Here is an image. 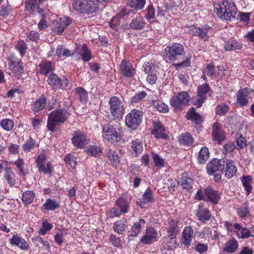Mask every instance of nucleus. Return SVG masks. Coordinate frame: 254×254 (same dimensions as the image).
I'll use <instances>...</instances> for the list:
<instances>
[{
  "label": "nucleus",
  "instance_id": "obj_7",
  "mask_svg": "<svg viewBox=\"0 0 254 254\" xmlns=\"http://www.w3.org/2000/svg\"><path fill=\"white\" fill-rule=\"evenodd\" d=\"M185 31L193 36L199 37L204 41H207L209 39V34L211 33L212 28L208 25L202 27L192 25L186 27Z\"/></svg>",
  "mask_w": 254,
  "mask_h": 254
},
{
  "label": "nucleus",
  "instance_id": "obj_46",
  "mask_svg": "<svg viewBox=\"0 0 254 254\" xmlns=\"http://www.w3.org/2000/svg\"><path fill=\"white\" fill-rule=\"evenodd\" d=\"M180 143L186 146H190L192 144L193 141V138L189 133L182 134L179 138Z\"/></svg>",
  "mask_w": 254,
  "mask_h": 254
},
{
  "label": "nucleus",
  "instance_id": "obj_30",
  "mask_svg": "<svg viewBox=\"0 0 254 254\" xmlns=\"http://www.w3.org/2000/svg\"><path fill=\"white\" fill-rule=\"evenodd\" d=\"M238 247L239 244L237 241L232 237L226 242L223 248V251L228 253H233L236 251Z\"/></svg>",
  "mask_w": 254,
  "mask_h": 254
},
{
  "label": "nucleus",
  "instance_id": "obj_43",
  "mask_svg": "<svg viewBox=\"0 0 254 254\" xmlns=\"http://www.w3.org/2000/svg\"><path fill=\"white\" fill-rule=\"evenodd\" d=\"M126 222L122 220L117 221L113 225V229L114 231L119 234H124L126 232Z\"/></svg>",
  "mask_w": 254,
  "mask_h": 254
},
{
  "label": "nucleus",
  "instance_id": "obj_58",
  "mask_svg": "<svg viewBox=\"0 0 254 254\" xmlns=\"http://www.w3.org/2000/svg\"><path fill=\"white\" fill-rule=\"evenodd\" d=\"M146 95V93L144 91L138 92L131 98L130 102L132 104L138 103L144 99Z\"/></svg>",
  "mask_w": 254,
  "mask_h": 254
},
{
  "label": "nucleus",
  "instance_id": "obj_33",
  "mask_svg": "<svg viewBox=\"0 0 254 254\" xmlns=\"http://www.w3.org/2000/svg\"><path fill=\"white\" fill-rule=\"evenodd\" d=\"M225 165V176L227 178H231L236 174L237 168L232 160H227Z\"/></svg>",
  "mask_w": 254,
  "mask_h": 254
},
{
  "label": "nucleus",
  "instance_id": "obj_61",
  "mask_svg": "<svg viewBox=\"0 0 254 254\" xmlns=\"http://www.w3.org/2000/svg\"><path fill=\"white\" fill-rule=\"evenodd\" d=\"M64 161L67 165L69 166L72 169L75 167L76 161L74 156L70 154L66 155L64 158Z\"/></svg>",
  "mask_w": 254,
  "mask_h": 254
},
{
  "label": "nucleus",
  "instance_id": "obj_17",
  "mask_svg": "<svg viewBox=\"0 0 254 254\" xmlns=\"http://www.w3.org/2000/svg\"><path fill=\"white\" fill-rule=\"evenodd\" d=\"M8 66L9 69L17 78H19L24 72L23 63L20 60L15 61L9 60Z\"/></svg>",
  "mask_w": 254,
  "mask_h": 254
},
{
  "label": "nucleus",
  "instance_id": "obj_42",
  "mask_svg": "<svg viewBox=\"0 0 254 254\" xmlns=\"http://www.w3.org/2000/svg\"><path fill=\"white\" fill-rule=\"evenodd\" d=\"M116 204L120 208L123 214L128 212L129 202L123 196L120 197L117 200Z\"/></svg>",
  "mask_w": 254,
  "mask_h": 254
},
{
  "label": "nucleus",
  "instance_id": "obj_11",
  "mask_svg": "<svg viewBox=\"0 0 254 254\" xmlns=\"http://www.w3.org/2000/svg\"><path fill=\"white\" fill-rule=\"evenodd\" d=\"M166 57L171 62L177 60L178 56L184 54V47L182 45L178 43L168 46L165 49Z\"/></svg>",
  "mask_w": 254,
  "mask_h": 254
},
{
  "label": "nucleus",
  "instance_id": "obj_4",
  "mask_svg": "<svg viewBox=\"0 0 254 254\" xmlns=\"http://www.w3.org/2000/svg\"><path fill=\"white\" fill-rule=\"evenodd\" d=\"M194 198L196 200H204L216 204L219 201L220 194L211 186H207L204 190L199 189L195 193Z\"/></svg>",
  "mask_w": 254,
  "mask_h": 254
},
{
  "label": "nucleus",
  "instance_id": "obj_49",
  "mask_svg": "<svg viewBox=\"0 0 254 254\" xmlns=\"http://www.w3.org/2000/svg\"><path fill=\"white\" fill-rule=\"evenodd\" d=\"M152 158L155 167L158 168H162L164 167L165 161L161 156L154 152H152Z\"/></svg>",
  "mask_w": 254,
  "mask_h": 254
},
{
  "label": "nucleus",
  "instance_id": "obj_6",
  "mask_svg": "<svg viewBox=\"0 0 254 254\" xmlns=\"http://www.w3.org/2000/svg\"><path fill=\"white\" fill-rule=\"evenodd\" d=\"M143 118L142 111L136 110H132L127 114L125 118V123L127 127L135 129L141 123Z\"/></svg>",
  "mask_w": 254,
  "mask_h": 254
},
{
  "label": "nucleus",
  "instance_id": "obj_20",
  "mask_svg": "<svg viewBox=\"0 0 254 254\" xmlns=\"http://www.w3.org/2000/svg\"><path fill=\"white\" fill-rule=\"evenodd\" d=\"M120 71L126 77H130L135 73V70L131 64L126 60H123L120 64Z\"/></svg>",
  "mask_w": 254,
  "mask_h": 254
},
{
  "label": "nucleus",
  "instance_id": "obj_48",
  "mask_svg": "<svg viewBox=\"0 0 254 254\" xmlns=\"http://www.w3.org/2000/svg\"><path fill=\"white\" fill-rule=\"evenodd\" d=\"M67 235V230L63 229L60 230L54 236L56 243L58 246H61L64 242V237Z\"/></svg>",
  "mask_w": 254,
  "mask_h": 254
},
{
  "label": "nucleus",
  "instance_id": "obj_53",
  "mask_svg": "<svg viewBox=\"0 0 254 254\" xmlns=\"http://www.w3.org/2000/svg\"><path fill=\"white\" fill-rule=\"evenodd\" d=\"M0 125L2 128L6 131H10L12 129L14 126V123L12 120L9 119L1 120Z\"/></svg>",
  "mask_w": 254,
  "mask_h": 254
},
{
  "label": "nucleus",
  "instance_id": "obj_19",
  "mask_svg": "<svg viewBox=\"0 0 254 254\" xmlns=\"http://www.w3.org/2000/svg\"><path fill=\"white\" fill-rule=\"evenodd\" d=\"M212 131L213 140L220 144L225 137L222 126L217 122L214 123L212 126Z\"/></svg>",
  "mask_w": 254,
  "mask_h": 254
},
{
  "label": "nucleus",
  "instance_id": "obj_28",
  "mask_svg": "<svg viewBox=\"0 0 254 254\" xmlns=\"http://www.w3.org/2000/svg\"><path fill=\"white\" fill-rule=\"evenodd\" d=\"M243 186L246 191L247 195H249L253 190V178L250 175L243 176L240 178Z\"/></svg>",
  "mask_w": 254,
  "mask_h": 254
},
{
  "label": "nucleus",
  "instance_id": "obj_56",
  "mask_svg": "<svg viewBox=\"0 0 254 254\" xmlns=\"http://www.w3.org/2000/svg\"><path fill=\"white\" fill-rule=\"evenodd\" d=\"M35 141L30 137L23 144L22 148L24 151L30 152L35 148Z\"/></svg>",
  "mask_w": 254,
  "mask_h": 254
},
{
  "label": "nucleus",
  "instance_id": "obj_35",
  "mask_svg": "<svg viewBox=\"0 0 254 254\" xmlns=\"http://www.w3.org/2000/svg\"><path fill=\"white\" fill-rule=\"evenodd\" d=\"M54 66L51 62L42 61L39 64V71L42 74L46 75L53 71Z\"/></svg>",
  "mask_w": 254,
  "mask_h": 254
},
{
  "label": "nucleus",
  "instance_id": "obj_3",
  "mask_svg": "<svg viewBox=\"0 0 254 254\" xmlns=\"http://www.w3.org/2000/svg\"><path fill=\"white\" fill-rule=\"evenodd\" d=\"M99 6L98 0H76L73 3L74 9L80 13L88 14L97 11Z\"/></svg>",
  "mask_w": 254,
  "mask_h": 254
},
{
  "label": "nucleus",
  "instance_id": "obj_27",
  "mask_svg": "<svg viewBox=\"0 0 254 254\" xmlns=\"http://www.w3.org/2000/svg\"><path fill=\"white\" fill-rule=\"evenodd\" d=\"M9 243L12 245L17 246L23 250H26L29 248L28 243L24 239L18 235H13L9 240Z\"/></svg>",
  "mask_w": 254,
  "mask_h": 254
},
{
  "label": "nucleus",
  "instance_id": "obj_16",
  "mask_svg": "<svg viewBox=\"0 0 254 254\" xmlns=\"http://www.w3.org/2000/svg\"><path fill=\"white\" fill-rule=\"evenodd\" d=\"M48 82L49 84L55 90H57L61 88H65L68 84V80L66 79L62 81L61 79L54 73L51 74L49 75L48 79Z\"/></svg>",
  "mask_w": 254,
  "mask_h": 254
},
{
  "label": "nucleus",
  "instance_id": "obj_31",
  "mask_svg": "<svg viewBox=\"0 0 254 254\" xmlns=\"http://www.w3.org/2000/svg\"><path fill=\"white\" fill-rule=\"evenodd\" d=\"M149 104L161 113H167L169 111L168 106L158 99H151Z\"/></svg>",
  "mask_w": 254,
  "mask_h": 254
},
{
  "label": "nucleus",
  "instance_id": "obj_54",
  "mask_svg": "<svg viewBox=\"0 0 254 254\" xmlns=\"http://www.w3.org/2000/svg\"><path fill=\"white\" fill-rule=\"evenodd\" d=\"M146 3V0H130L129 5L136 10L142 9Z\"/></svg>",
  "mask_w": 254,
  "mask_h": 254
},
{
  "label": "nucleus",
  "instance_id": "obj_59",
  "mask_svg": "<svg viewBox=\"0 0 254 254\" xmlns=\"http://www.w3.org/2000/svg\"><path fill=\"white\" fill-rule=\"evenodd\" d=\"M53 225L47 221H44L42 222V227L39 229V233L41 235H45L47 232L53 228Z\"/></svg>",
  "mask_w": 254,
  "mask_h": 254
},
{
  "label": "nucleus",
  "instance_id": "obj_64",
  "mask_svg": "<svg viewBox=\"0 0 254 254\" xmlns=\"http://www.w3.org/2000/svg\"><path fill=\"white\" fill-rule=\"evenodd\" d=\"M229 107L225 104L218 105L215 108L216 114L218 115H223L228 112Z\"/></svg>",
  "mask_w": 254,
  "mask_h": 254
},
{
  "label": "nucleus",
  "instance_id": "obj_39",
  "mask_svg": "<svg viewBox=\"0 0 254 254\" xmlns=\"http://www.w3.org/2000/svg\"><path fill=\"white\" fill-rule=\"evenodd\" d=\"M131 148L133 151V154H134L135 156L140 154L143 151L142 141L140 139L132 140Z\"/></svg>",
  "mask_w": 254,
  "mask_h": 254
},
{
  "label": "nucleus",
  "instance_id": "obj_36",
  "mask_svg": "<svg viewBox=\"0 0 254 254\" xmlns=\"http://www.w3.org/2000/svg\"><path fill=\"white\" fill-rule=\"evenodd\" d=\"M43 208L47 211H54L60 207V202L54 199L48 198L43 205Z\"/></svg>",
  "mask_w": 254,
  "mask_h": 254
},
{
  "label": "nucleus",
  "instance_id": "obj_29",
  "mask_svg": "<svg viewBox=\"0 0 254 254\" xmlns=\"http://www.w3.org/2000/svg\"><path fill=\"white\" fill-rule=\"evenodd\" d=\"M154 200L153 192L150 188H148L142 194V198L139 205L143 208L145 204L153 202Z\"/></svg>",
  "mask_w": 254,
  "mask_h": 254
},
{
  "label": "nucleus",
  "instance_id": "obj_9",
  "mask_svg": "<svg viewBox=\"0 0 254 254\" xmlns=\"http://www.w3.org/2000/svg\"><path fill=\"white\" fill-rule=\"evenodd\" d=\"M102 134L104 139L112 142L120 141L122 136L121 133L117 132L113 126L109 124L103 126Z\"/></svg>",
  "mask_w": 254,
  "mask_h": 254
},
{
  "label": "nucleus",
  "instance_id": "obj_44",
  "mask_svg": "<svg viewBox=\"0 0 254 254\" xmlns=\"http://www.w3.org/2000/svg\"><path fill=\"white\" fill-rule=\"evenodd\" d=\"M45 0H27L25 2V7L27 10L34 11L39 8V4Z\"/></svg>",
  "mask_w": 254,
  "mask_h": 254
},
{
  "label": "nucleus",
  "instance_id": "obj_62",
  "mask_svg": "<svg viewBox=\"0 0 254 254\" xmlns=\"http://www.w3.org/2000/svg\"><path fill=\"white\" fill-rule=\"evenodd\" d=\"M238 213L241 218H245L249 215V209L247 204H244L238 208Z\"/></svg>",
  "mask_w": 254,
  "mask_h": 254
},
{
  "label": "nucleus",
  "instance_id": "obj_34",
  "mask_svg": "<svg viewBox=\"0 0 254 254\" xmlns=\"http://www.w3.org/2000/svg\"><path fill=\"white\" fill-rule=\"evenodd\" d=\"M241 48L242 44L234 39H229L224 43V48L226 51L238 50Z\"/></svg>",
  "mask_w": 254,
  "mask_h": 254
},
{
  "label": "nucleus",
  "instance_id": "obj_26",
  "mask_svg": "<svg viewBox=\"0 0 254 254\" xmlns=\"http://www.w3.org/2000/svg\"><path fill=\"white\" fill-rule=\"evenodd\" d=\"M167 232L170 234L169 237L170 238L172 243H175V238L176 235L179 232V227L178 226V221L176 220H171L167 227Z\"/></svg>",
  "mask_w": 254,
  "mask_h": 254
},
{
  "label": "nucleus",
  "instance_id": "obj_5",
  "mask_svg": "<svg viewBox=\"0 0 254 254\" xmlns=\"http://www.w3.org/2000/svg\"><path fill=\"white\" fill-rule=\"evenodd\" d=\"M224 225L228 231L233 232L239 238L248 239L252 236V232L250 229L243 227L238 223L233 224L229 221H226Z\"/></svg>",
  "mask_w": 254,
  "mask_h": 254
},
{
  "label": "nucleus",
  "instance_id": "obj_13",
  "mask_svg": "<svg viewBox=\"0 0 254 254\" xmlns=\"http://www.w3.org/2000/svg\"><path fill=\"white\" fill-rule=\"evenodd\" d=\"M158 233L153 227H147L144 235L141 238L140 243L144 244H151L157 241Z\"/></svg>",
  "mask_w": 254,
  "mask_h": 254
},
{
  "label": "nucleus",
  "instance_id": "obj_15",
  "mask_svg": "<svg viewBox=\"0 0 254 254\" xmlns=\"http://www.w3.org/2000/svg\"><path fill=\"white\" fill-rule=\"evenodd\" d=\"M71 20L67 17H64L54 21L53 23V31L57 34H61L64 29L69 26Z\"/></svg>",
  "mask_w": 254,
  "mask_h": 254
},
{
  "label": "nucleus",
  "instance_id": "obj_63",
  "mask_svg": "<svg viewBox=\"0 0 254 254\" xmlns=\"http://www.w3.org/2000/svg\"><path fill=\"white\" fill-rule=\"evenodd\" d=\"M15 47L19 51L21 56H23L27 49L26 43L23 41H19L16 43Z\"/></svg>",
  "mask_w": 254,
  "mask_h": 254
},
{
  "label": "nucleus",
  "instance_id": "obj_2",
  "mask_svg": "<svg viewBox=\"0 0 254 254\" xmlns=\"http://www.w3.org/2000/svg\"><path fill=\"white\" fill-rule=\"evenodd\" d=\"M69 113L63 109H56L48 115L47 127L52 132L56 129L57 126L64 123L69 117Z\"/></svg>",
  "mask_w": 254,
  "mask_h": 254
},
{
  "label": "nucleus",
  "instance_id": "obj_41",
  "mask_svg": "<svg viewBox=\"0 0 254 254\" xmlns=\"http://www.w3.org/2000/svg\"><path fill=\"white\" fill-rule=\"evenodd\" d=\"M78 53L84 62H88L91 59V53L85 44H83L81 48H78Z\"/></svg>",
  "mask_w": 254,
  "mask_h": 254
},
{
  "label": "nucleus",
  "instance_id": "obj_50",
  "mask_svg": "<svg viewBox=\"0 0 254 254\" xmlns=\"http://www.w3.org/2000/svg\"><path fill=\"white\" fill-rule=\"evenodd\" d=\"M87 154L92 156L96 157L100 156L102 153V149L97 145H90L86 150Z\"/></svg>",
  "mask_w": 254,
  "mask_h": 254
},
{
  "label": "nucleus",
  "instance_id": "obj_14",
  "mask_svg": "<svg viewBox=\"0 0 254 254\" xmlns=\"http://www.w3.org/2000/svg\"><path fill=\"white\" fill-rule=\"evenodd\" d=\"M211 94V90L207 84H203L198 87L197 96L195 102L196 107L199 108L207 97Z\"/></svg>",
  "mask_w": 254,
  "mask_h": 254
},
{
  "label": "nucleus",
  "instance_id": "obj_38",
  "mask_svg": "<svg viewBox=\"0 0 254 254\" xmlns=\"http://www.w3.org/2000/svg\"><path fill=\"white\" fill-rule=\"evenodd\" d=\"M186 118L188 120H191L197 125L200 124L203 120L202 117L195 112L194 108H191L187 112Z\"/></svg>",
  "mask_w": 254,
  "mask_h": 254
},
{
  "label": "nucleus",
  "instance_id": "obj_21",
  "mask_svg": "<svg viewBox=\"0 0 254 254\" xmlns=\"http://www.w3.org/2000/svg\"><path fill=\"white\" fill-rule=\"evenodd\" d=\"M182 244L186 247H189L191 242L193 236V230L190 226H186L182 232Z\"/></svg>",
  "mask_w": 254,
  "mask_h": 254
},
{
  "label": "nucleus",
  "instance_id": "obj_24",
  "mask_svg": "<svg viewBox=\"0 0 254 254\" xmlns=\"http://www.w3.org/2000/svg\"><path fill=\"white\" fill-rule=\"evenodd\" d=\"M224 165L221 164V161L217 159H213L207 165V172L208 175H212L215 172L223 169Z\"/></svg>",
  "mask_w": 254,
  "mask_h": 254
},
{
  "label": "nucleus",
  "instance_id": "obj_1",
  "mask_svg": "<svg viewBox=\"0 0 254 254\" xmlns=\"http://www.w3.org/2000/svg\"><path fill=\"white\" fill-rule=\"evenodd\" d=\"M213 6L217 16L222 20L231 21L236 18L238 11L233 0H220Z\"/></svg>",
  "mask_w": 254,
  "mask_h": 254
},
{
  "label": "nucleus",
  "instance_id": "obj_40",
  "mask_svg": "<svg viewBox=\"0 0 254 254\" xmlns=\"http://www.w3.org/2000/svg\"><path fill=\"white\" fill-rule=\"evenodd\" d=\"M46 98L44 95H42L38 98L34 103L33 107V111L35 113H37L43 110L46 103Z\"/></svg>",
  "mask_w": 254,
  "mask_h": 254
},
{
  "label": "nucleus",
  "instance_id": "obj_60",
  "mask_svg": "<svg viewBox=\"0 0 254 254\" xmlns=\"http://www.w3.org/2000/svg\"><path fill=\"white\" fill-rule=\"evenodd\" d=\"M46 157L47 156L45 151H41L38 155L36 161V165L38 169L45 165Z\"/></svg>",
  "mask_w": 254,
  "mask_h": 254
},
{
  "label": "nucleus",
  "instance_id": "obj_8",
  "mask_svg": "<svg viewBox=\"0 0 254 254\" xmlns=\"http://www.w3.org/2000/svg\"><path fill=\"white\" fill-rule=\"evenodd\" d=\"M110 111L111 115L116 119L122 117L125 114V107L124 103L118 97L113 96L109 100Z\"/></svg>",
  "mask_w": 254,
  "mask_h": 254
},
{
  "label": "nucleus",
  "instance_id": "obj_25",
  "mask_svg": "<svg viewBox=\"0 0 254 254\" xmlns=\"http://www.w3.org/2000/svg\"><path fill=\"white\" fill-rule=\"evenodd\" d=\"M196 216L199 220L204 222L209 220L211 215L208 209L200 203L198 206Z\"/></svg>",
  "mask_w": 254,
  "mask_h": 254
},
{
  "label": "nucleus",
  "instance_id": "obj_47",
  "mask_svg": "<svg viewBox=\"0 0 254 254\" xmlns=\"http://www.w3.org/2000/svg\"><path fill=\"white\" fill-rule=\"evenodd\" d=\"M209 156V152L206 147H202L199 152L198 156V162L199 164L205 163Z\"/></svg>",
  "mask_w": 254,
  "mask_h": 254
},
{
  "label": "nucleus",
  "instance_id": "obj_52",
  "mask_svg": "<svg viewBox=\"0 0 254 254\" xmlns=\"http://www.w3.org/2000/svg\"><path fill=\"white\" fill-rule=\"evenodd\" d=\"M35 196L33 191H26L23 193L22 200L25 204H30L33 201Z\"/></svg>",
  "mask_w": 254,
  "mask_h": 254
},
{
  "label": "nucleus",
  "instance_id": "obj_37",
  "mask_svg": "<svg viewBox=\"0 0 254 254\" xmlns=\"http://www.w3.org/2000/svg\"><path fill=\"white\" fill-rule=\"evenodd\" d=\"M146 22L142 17L138 16L133 19L129 24V27L134 30H141L145 26Z\"/></svg>",
  "mask_w": 254,
  "mask_h": 254
},
{
  "label": "nucleus",
  "instance_id": "obj_22",
  "mask_svg": "<svg viewBox=\"0 0 254 254\" xmlns=\"http://www.w3.org/2000/svg\"><path fill=\"white\" fill-rule=\"evenodd\" d=\"M146 224L145 219H139L138 221L134 222L129 231V236L132 237H136L141 232Z\"/></svg>",
  "mask_w": 254,
  "mask_h": 254
},
{
  "label": "nucleus",
  "instance_id": "obj_10",
  "mask_svg": "<svg viewBox=\"0 0 254 254\" xmlns=\"http://www.w3.org/2000/svg\"><path fill=\"white\" fill-rule=\"evenodd\" d=\"M71 140L73 145L78 149L84 148L89 142L86 134L80 130L73 132Z\"/></svg>",
  "mask_w": 254,
  "mask_h": 254
},
{
  "label": "nucleus",
  "instance_id": "obj_23",
  "mask_svg": "<svg viewBox=\"0 0 254 254\" xmlns=\"http://www.w3.org/2000/svg\"><path fill=\"white\" fill-rule=\"evenodd\" d=\"M151 133L157 138H163L165 136V128L162 123L155 120L153 122V128Z\"/></svg>",
  "mask_w": 254,
  "mask_h": 254
},
{
  "label": "nucleus",
  "instance_id": "obj_51",
  "mask_svg": "<svg viewBox=\"0 0 254 254\" xmlns=\"http://www.w3.org/2000/svg\"><path fill=\"white\" fill-rule=\"evenodd\" d=\"M76 92L79 96V99L83 104H85L87 102L88 99V93L83 88L81 87H78L75 89Z\"/></svg>",
  "mask_w": 254,
  "mask_h": 254
},
{
  "label": "nucleus",
  "instance_id": "obj_12",
  "mask_svg": "<svg viewBox=\"0 0 254 254\" xmlns=\"http://www.w3.org/2000/svg\"><path fill=\"white\" fill-rule=\"evenodd\" d=\"M190 97L188 93L182 91L174 96L170 100V104L175 108H179L181 105H186L190 101Z\"/></svg>",
  "mask_w": 254,
  "mask_h": 254
},
{
  "label": "nucleus",
  "instance_id": "obj_32",
  "mask_svg": "<svg viewBox=\"0 0 254 254\" xmlns=\"http://www.w3.org/2000/svg\"><path fill=\"white\" fill-rule=\"evenodd\" d=\"M4 178L8 185L12 187L16 184V175L10 168L5 169Z\"/></svg>",
  "mask_w": 254,
  "mask_h": 254
},
{
  "label": "nucleus",
  "instance_id": "obj_57",
  "mask_svg": "<svg viewBox=\"0 0 254 254\" xmlns=\"http://www.w3.org/2000/svg\"><path fill=\"white\" fill-rule=\"evenodd\" d=\"M236 142L237 146V148L239 149L245 147L247 145V139L241 134H237L236 135Z\"/></svg>",
  "mask_w": 254,
  "mask_h": 254
},
{
  "label": "nucleus",
  "instance_id": "obj_18",
  "mask_svg": "<svg viewBox=\"0 0 254 254\" xmlns=\"http://www.w3.org/2000/svg\"><path fill=\"white\" fill-rule=\"evenodd\" d=\"M251 92V89L245 88L240 90L237 94L236 104L238 106L243 107L247 106L248 103L249 96Z\"/></svg>",
  "mask_w": 254,
  "mask_h": 254
},
{
  "label": "nucleus",
  "instance_id": "obj_45",
  "mask_svg": "<svg viewBox=\"0 0 254 254\" xmlns=\"http://www.w3.org/2000/svg\"><path fill=\"white\" fill-rule=\"evenodd\" d=\"M107 157L110 159L113 166H116L120 162L118 154L114 150L109 149L106 151Z\"/></svg>",
  "mask_w": 254,
  "mask_h": 254
},
{
  "label": "nucleus",
  "instance_id": "obj_55",
  "mask_svg": "<svg viewBox=\"0 0 254 254\" xmlns=\"http://www.w3.org/2000/svg\"><path fill=\"white\" fill-rule=\"evenodd\" d=\"M192 183V180L185 175L183 176L180 181L181 185L184 189L189 190L191 188Z\"/></svg>",
  "mask_w": 254,
  "mask_h": 254
}]
</instances>
